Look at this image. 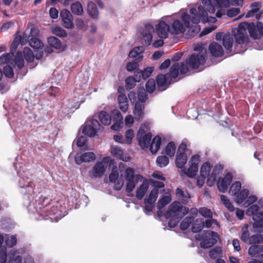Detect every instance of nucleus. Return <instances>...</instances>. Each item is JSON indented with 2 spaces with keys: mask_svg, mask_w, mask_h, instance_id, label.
Segmentation results:
<instances>
[{
  "mask_svg": "<svg viewBox=\"0 0 263 263\" xmlns=\"http://www.w3.org/2000/svg\"><path fill=\"white\" fill-rule=\"evenodd\" d=\"M96 155L92 152L78 153L74 156L76 164L80 165L83 162H89L95 160Z\"/></svg>",
  "mask_w": 263,
  "mask_h": 263,
  "instance_id": "19",
  "label": "nucleus"
},
{
  "mask_svg": "<svg viewBox=\"0 0 263 263\" xmlns=\"http://www.w3.org/2000/svg\"><path fill=\"white\" fill-rule=\"evenodd\" d=\"M222 249L220 247H216L213 249L209 252V255L211 258L218 259L221 255Z\"/></svg>",
  "mask_w": 263,
  "mask_h": 263,
  "instance_id": "48",
  "label": "nucleus"
},
{
  "mask_svg": "<svg viewBox=\"0 0 263 263\" xmlns=\"http://www.w3.org/2000/svg\"><path fill=\"white\" fill-rule=\"evenodd\" d=\"M259 10V3L255 2L251 5V9L247 13L246 17L248 18L252 16L254 13L258 12Z\"/></svg>",
  "mask_w": 263,
  "mask_h": 263,
  "instance_id": "51",
  "label": "nucleus"
},
{
  "mask_svg": "<svg viewBox=\"0 0 263 263\" xmlns=\"http://www.w3.org/2000/svg\"><path fill=\"white\" fill-rule=\"evenodd\" d=\"M203 229V225L201 221L198 223V220H196L193 224L192 227V231L194 233H197Z\"/></svg>",
  "mask_w": 263,
  "mask_h": 263,
  "instance_id": "59",
  "label": "nucleus"
},
{
  "mask_svg": "<svg viewBox=\"0 0 263 263\" xmlns=\"http://www.w3.org/2000/svg\"><path fill=\"white\" fill-rule=\"evenodd\" d=\"M71 12L75 15H81L83 12V9L82 4L79 2H77L71 4Z\"/></svg>",
  "mask_w": 263,
  "mask_h": 263,
  "instance_id": "39",
  "label": "nucleus"
},
{
  "mask_svg": "<svg viewBox=\"0 0 263 263\" xmlns=\"http://www.w3.org/2000/svg\"><path fill=\"white\" fill-rule=\"evenodd\" d=\"M158 195V190L157 189H153L144 199L145 203H150L154 204Z\"/></svg>",
  "mask_w": 263,
  "mask_h": 263,
  "instance_id": "38",
  "label": "nucleus"
},
{
  "mask_svg": "<svg viewBox=\"0 0 263 263\" xmlns=\"http://www.w3.org/2000/svg\"><path fill=\"white\" fill-rule=\"evenodd\" d=\"M21 192L24 194V204L27 206L29 213L37 220L50 219L57 222L67 214L65 206L59 202L51 203V199L43 195H35L34 185L29 182L25 186L20 180Z\"/></svg>",
  "mask_w": 263,
  "mask_h": 263,
  "instance_id": "2",
  "label": "nucleus"
},
{
  "mask_svg": "<svg viewBox=\"0 0 263 263\" xmlns=\"http://www.w3.org/2000/svg\"><path fill=\"white\" fill-rule=\"evenodd\" d=\"M187 212L188 209L182 206L179 202L174 201L170 205L168 209L163 214V216L166 219L170 218L180 219Z\"/></svg>",
  "mask_w": 263,
  "mask_h": 263,
  "instance_id": "7",
  "label": "nucleus"
},
{
  "mask_svg": "<svg viewBox=\"0 0 263 263\" xmlns=\"http://www.w3.org/2000/svg\"><path fill=\"white\" fill-rule=\"evenodd\" d=\"M152 135L149 130V127L147 124H144L140 127L137 139L140 146L142 148H147L149 146Z\"/></svg>",
  "mask_w": 263,
  "mask_h": 263,
  "instance_id": "9",
  "label": "nucleus"
},
{
  "mask_svg": "<svg viewBox=\"0 0 263 263\" xmlns=\"http://www.w3.org/2000/svg\"><path fill=\"white\" fill-rule=\"evenodd\" d=\"M202 224L203 225V228L205 227L207 228H211L213 224H215L217 227H219V223L215 219H213L212 218H209V219L206 220L205 221L202 222Z\"/></svg>",
  "mask_w": 263,
  "mask_h": 263,
  "instance_id": "55",
  "label": "nucleus"
},
{
  "mask_svg": "<svg viewBox=\"0 0 263 263\" xmlns=\"http://www.w3.org/2000/svg\"><path fill=\"white\" fill-rule=\"evenodd\" d=\"M243 0H201L202 5L198 6V11L195 8L190 10V15L186 10H181L177 13L168 15L171 29V34H183L186 28H189L193 33L198 32L200 28L198 23L201 20L203 23H215V17H209L208 12L214 13L216 8L227 7L230 5L239 6Z\"/></svg>",
  "mask_w": 263,
  "mask_h": 263,
  "instance_id": "1",
  "label": "nucleus"
},
{
  "mask_svg": "<svg viewBox=\"0 0 263 263\" xmlns=\"http://www.w3.org/2000/svg\"><path fill=\"white\" fill-rule=\"evenodd\" d=\"M109 179L110 182L114 183V188L117 191L120 190L124 184L123 179L119 178V172L117 166L112 168Z\"/></svg>",
  "mask_w": 263,
  "mask_h": 263,
  "instance_id": "16",
  "label": "nucleus"
},
{
  "mask_svg": "<svg viewBox=\"0 0 263 263\" xmlns=\"http://www.w3.org/2000/svg\"><path fill=\"white\" fill-rule=\"evenodd\" d=\"M199 158L200 157L198 155H195L192 157L190 161V167L185 173L189 177L192 178L196 176L198 170Z\"/></svg>",
  "mask_w": 263,
  "mask_h": 263,
  "instance_id": "18",
  "label": "nucleus"
},
{
  "mask_svg": "<svg viewBox=\"0 0 263 263\" xmlns=\"http://www.w3.org/2000/svg\"><path fill=\"white\" fill-rule=\"evenodd\" d=\"M12 54L10 53L3 54L0 57V64L8 63L14 67L17 66L18 69L22 68L24 65V61L22 52L17 51L14 59L12 58Z\"/></svg>",
  "mask_w": 263,
  "mask_h": 263,
  "instance_id": "10",
  "label": "nucleus"
},
{
  "mask_svg": "<svg viewBox=\"0 0 263 263\" xmlns=\"http://www.w3.org/2000/svg\"><path fill=\"white\" fill-rule=\"evenodd\" d=\"M87 12L89 15L93 18H97L99 14L97 5L92 2L88 3Z\"/></svg>",
  "mask_w": 263,
  "mask_h": 263,
  "instance_id": "34",
  "label": "nucleus"
},
{
  "mask_svg": "<svg viewBox=\"0 0 263 263\" xmlns=\"http://www.w3.org/2000/svg\"><path fill=\"white\" fill-rule=\"evenodd\" d=\"M223 169L221 164H217L210 173L211 165L208 162L204 163L200 168V174L207 177V184L209 186H212L216 181L217 175H218Z\"/></svg>",
  "mask_w": 263,
  "mask_h": 263,
  "instance_id": "5",
  "label": "nucleus"
},
{
  "mask_svg": "<svg viewBox=\"0 0 263 263\" xmlns=\"http://www.w3.org/2000/svg\"><path fill=\"white\" fill-rule=\"evenodd\" d=\"M144 50L143 46H138L132 50L128 54L130 58L134 59L137 62L140 61L143 59L142 53Z\"/></svg>",
  "mask_w": 263,
  "mask_h": 263,
  "instance_id": "25",
  "label": "nucleus"
},
{
  "mask_svg": "<svg viewBox=\"0 0 263 263\" xmlns=\"http://www.w3.org/2000/svg\"><path fill=\"white\" fill-rule=\"evenodd\" d=\"M168 162L169 159L168 157L165 156L158 157L156 160L157 164L161 167L166 166L168 164Z\"/></svg>",
  "mask_w": 263,
  "mask_h": 263,
  "instance_id": "50",
  "label": "nucleus"
},
{
  "mask_svg": "<svg viewBox=\"0 0 263 263\" xmlns=\"http://www.w3.org/2000/svg\"><path fill=\"white\" fill-rule=\"evenodd\" d=\"M49 45L57 49L62 48V43L60 40L54 36H50L47 39Z\"/></svg>",
  "mask_w": 263,
  "mask_h": 263,
  "instance_id": "42",
  "label": "nucleus"
},
{
  "mask_svg": "<svg viewBox=\"0 0 263 263\" xmlns=\"http://www.w3.org/2000/svg\"><path fill=\"white\" fill-rule=\"evenodd\" d=\"M248 29L250 36L253 39H259L263 35V26L261 24L255 26L254 24H248Z\"/></svg>",
  "mask_w": 263,
  "mask_h": 263,
  "instance_id": "21",
  "label": "nucleus"
},
{
  "mask_svg": "<svg viewBox=\"0 0 263 263\" xmlns=\"http://www.w3.org/2000/svg\"><path fill=\"white\" fill-rule=\"evenodd\" d=\"M60 16L62 18L63 25L65 28L71 29L73 27V23L72 20V16L68 10H62Z\"/></svg>",
  "mask_w": 263,
  "mask_h": 263,
  "instance_id": "23",
  "label": "nucleus"
},
{
  "mask_svg": "<svg viewBox=\"0 0 263 263\" xmlns=\"http://www.w3.org/2000/svg\"><path fill=\"white\" fill-rule=\"evenodd\" d=\"M29 44L34 49H42L43 44L41 40L37 37H31L29 40Z\"/></svg>",
  "mask_w": 263,
  "mask_h": 263,
  "instance_id": "41",
  "label": "nucleus"
},
{
  "mask_svg": "<svg viewBox=\"0 0 263 263\" xmlns=\"http://www.w3.org/2000/svg\"><path fill=\"white\" fill-rule=\"evenodd\" d=\"M193 221V219L192 217H186L180 224V229L182 230H186L190 224Z\"/></svg>",
  "mask_w": 263,
  "mask_h": 263,
  "instance_id": "52",
  "label": "nucleus"
},
{
  "mask_svg": "<svg viewBox=\"0 0 263 263\" xmlns=\"http://www.w3.org/2000/svg\"><path fill=\"white\" fill-rule=\"evenodd\" d=\"M156 32L161 39H166L171 34L168 15L162 17L155 27Z\"/></svg>",
  "mask_w": 263,
  "mask_h": 263,
  "instance_id": "11",
  "label": "nucleus"
},
{
  "mask_svg": "<svg viewBox=\"0 0 263 263\" xmlns=\"http://www.w3.org/2000/svg\"><path fill=\"white\" fill-rule=\"evenodd\" d=\"M52 33L61 37H64L67 36L66 32L60 27H55L52 29Z\"/></svg>",
  "mask_w": 263,
  "mask_h": 263,
  "instance_id": "53",
  "label": "nucleus"
},
{
  "mask_svg": "<svg viewBox=\"0 0 263 263\" xmlns=\"http://www.w3.org/2000/svg\"><path fill=\"white\" fill-rule=\"evenodd\" d=\"M209 50L211 54L215 57H220L223 54L222 46L217 43H212L209 46Z\"/></svg>",
  "mask_w": 263,
  "mask_h": 263,
  "instance_id": "26",
  "label": "nucleus"
},
{
  "mask_svg": "<svg viewBox=\"0 0 263 263\" xmlns=\"http://www.w3.org/2000/svg\"><path fill=\"white\" fill-rule=\"evenodd\" d=\"M233 176L231 173H228L223 177H220L217 182V186L219 191L222 193H225L228 186L232 182Z\"/></svg>",
  "mask_w": 263,
  "mask_h": 263,
  "instance_id": "17",
  "label": "nucleus"
},
{
  "mask_svg": "<svg viewBox=\"0 0 263 263\" xmlns=\"http://www.w3.org/2000/svg\"><path fill=\"white\" fill-rule=\"evenodd\" d=\"M220 199L222 203L229 211L231 212L234 211L235 208L234 206L230 202V200L225 195H221L220 196Z\"/></svg>",
  "mask_w": 263,
  "mask_h": 263,
  "instance_id": "47",
  "label": "nucleus"
},
{
  "mask_svg": "<svg viewBox=\"0 0 263 263\" xmlns=\"http://www.w3.org/2000/svg\"><path fill=\"white\" fill-rule=\"evenodd\" d=\"M134 136V131L131 129H128L125 133L126 143L130 144Z\"/></svg>",
  "mask_w": 263,
  "mask_h": 263,
  "instance_id": "63",
  "label": "nucleus"
},
{
  "mask_svg": "<svg viewBox=\"0 0 263 263\" xmlns=\"http://www.w3.org/2000/svg\"><path fill=\"white\" fill-rule=\"evenodd\" d=\"M124 175L125 180L142 178V176L141 175H135L134 170L131 167H127L125 169Z\"/></svg>",
  "mask_w": 263,
  "mask_h": 263,
  "instance_id": "33",
  "label": "nucleus"
},
{
  "mask_svg": "<svg viewBox=\"0 0 263 263\" xmlns=\"http://www.w3.org/2000/svg\"><path fill=\"white\" fill-rule=\"evenodd\" d=\"M17 242V239L15 236H11L8 237L6 240V243L9 247L14 246Z\"/></svg>",
  "mask_w": 263,
  "mask_h": 263,
  "instance_id": "62",
  "label": "nucleus"
},
{
  "mask_svg": "<svg viewBox=\"0 0 263 263\" xmlns=\"http://www.w3.org/2000/svg\"><path fill=\"white\" fill-rule=\"evenodd\" d=\"M263 252V247L258 245H252L249 249V254L254 260L257 256Z\"/></svg>",
  "mask_w": 263,
  "mask_h": 263,
  "instance_id": "29",
  "label": "nucleus"
},
{
  "mask_svg": "<svg viewBox=\"0 0 263 263\" xmlns=\"http://www.w3.org/2000/svg\"><path fill=\"white\" fill-rule=\"evenodd\" d=\"M154 71L153 67H147L142 71V77L143 79H146L149 77Z\"/></svg>",
  "mask_w": 263,
  "mask_h": 263,
  "instance_id": "61",
  "label": "nucleus"
},
{
  "mask_svg": "<svg viewBox=\"0 0 263 263\" xmlns=\"http://www.w3.org/2000/svg\"><path fill=\"white\" fill-rule=\"evenodd\" d=\"M161 139L157 136L154 138L150 146V151L152 154H156L160 149Z\"/></svg>",
  "mask_w": 263,
  "mask_h": 263,
  "instance_id": "32",
  "label": "nucleus"
},
{
  "mask_svg": "<svg viewBox=\"0 0 263 263\" xmlns=\"http://www.w3.org/2000/svg\"><path fill=\"white\" fill-rule=\"evenodd\" d=\"M219 238L218 234L210 230L204 231L201 234L197 237V239L201 240L200 246L204 249L211 248L214 245Z\"/></svg>",
  "mask_w": 263,
  "mask_h": 263,
  "instance_id": "8",
  "label": "nucleus"
},
{
  "mask_svg": "<svg viewBox=\"0 0 263 263\" xmlns=\"http://www.w3.org/2000/svg\"><path fill=\"white\" fill-rule=\"evenodd\" d=\"M259 208L257 204H253L250 206L246 211V214L248 216L253 215V219L254 222L253 224L254 229L258 230L259 228H263V212H261L257 214L255 213L258 212Z\"/></svg>",
  "mask_w": 263,
  "mask_h": 263,
  "instance_id": "12",
  "label": "nucleus"
},
{
  "mask_svg": "<svg viewBox=\"0 0 263 263\" xmlns=\"http://www.w3.org/2000/svg\"><path fill=\"white\" fill-rule=\"evenodd\" d=\"M4 74L8 78H12L14 76V72L12 68L8 65L5 66L3 68Z\"/></svg>",
  "mask_w": 263,
  "mask_h": 263,
  "instance_id": "60",
  "label": "nucleus"
},
{
  "mask_svg": "<svg viewBox=\"0 0 263 263\" xmlns=\"http://www.w3.org/2000/svg\"><path fill=\"white\" fill-rule=\"evenodd\" d=\"M198 212L199 213L204 217L208 218H211L213 217V213L211 210L206 207L199 208Z\"/></svg>",
  "mask_w": 263,
  "mask_h": 263,
  "instance_id": "49",
  "label": "nucleus"
},
{
  "mask_svg": "<svg viewBox=\"0 0 263 263\" xmlns=\"http://www.w3.org/2000/svg\"><path fill=\"white\" fill-rule=\"evenodd\" d=\"M247 197L248 198L245 202V206H249L257 200V197L255 195H250V196H248Z\"/></svg>",
  "mask_w": 263,
  "mask_h": 263,
  "instance_id": "64",
  "label": "nucleus"
},
{
  "mask_svg": "<svg viewBox=\"0 0 263 263\" xmlns=\"http://www.w3.org/2000/svg\"><path fill=\"white\" fill-rule=\"evenodd\" d=\"M133 114L135 120H139L144 115V106L139 103L135 105Z\"/></svg>",
  "mask_w": 263,
  "mask_h": 263,
  "instance_id": "31",
  "label": "nucleus"
},
{
  "mask_svg": "<svg viewBox=\"0 0 263 263\" xmlns=\"http://www.w3.org/2000/svg\"><path fill=\"white\" fill-rule=\"evenodd\" d=\"M248 225H245L242 228V234L241 236V239L242 241L244 242H247L248 240L249 241V232L248 230Z\"/></svg>",
  "mask_w": 263,
  "mask_h": 263,
  "instance_id": "54",
  "label": "nucleus"
},
{
  "mask_svg": "<svg viewBox=\"0 0 263 263\" xmlns=\"http://www.w3.org/2000/svg\"><path fill=\"white\" fill-rule=\"evenodd\" d=\"M113 121L123 122V117L121 112L117 109H114L111 111Z\"/></svg>",
  "mask_w": 263,
  "mask_h": 263,
  "instance_id": "57",
  "label": "nucleus"
},
{
  "mask_svg": "<svg viewBox=\"0 0 263 263\" xmlns=\"http://www.w3.org/2000/svg\"><path fill=\"white\" fill-rule=\"evenodd\" d=\"M138 98L139 101L145 102L147 99L146 91L144 88H139L138 91Z\"/></svg>",
  "mask_w": 263,
  "mask_h": 263,
  "instance_id": "58",
  "label": "nucleus"
},
{
  "mask_svg": "<svg viewBox=\"0 0 263 263\" xmlns=\"http://www.w3.org/2000/svg\"><path fill=\"white\" fill-rule=\"evenodd\" d=\"M105 170L106 166L103 162H98L89 172V176L91 178H100L104 175Z\"/></svg>",
  "mask_w": 263,
  "mask_h": 263,
  "instance_id": "20",
  "label": "nucleus"
},
{
  "mask_svg": "<svg viewBox=\"0 0 263 263\" xmlns=\"http://www.w3.org/2000/svg\"><path fill=\"white\" fill-rule=\"evenodd\" d=\"M154 31L153 26L149 24H145L144 28L140 31L142 35V41L145 45H151L153 39L152 33Z\"/></svg>",
  "mask_w": 263,
  "mask_h": 263,
  "instance_id": "15",
  "label": "nucleus"
},
{
  "mask_svg": "<svg viewBox=\"0 0 263 263\" xmlns=\"http://www.w3.org/2000/svg\"><path fill=\"white\" fill-rule=\"evenodd\" d=\"M85 92L83 89H80L79 92H76L73 100L65 98L62 102L60 112L63 113L62 116L73 112L74 109L78 108L80 104L84 101L83 95Z\"/></svg>",
  "mask_w": 263,
  "mask_h": 263,
  "instance_id": "4",
  "label": "nucleus"
},
{
  "mask_svg": "<svg viewBox=\"0 0 263 263\" xmlns=\"http://www.w3.org/2000/svg\"><path fill=\"white\" fill-rule=\"evenodd\" d=\"M101 125L96 119H89L86 122L83 128V133L89 137H94L100 129Z\"/></svg>",
  "mask_w": 263,
  "mask_h": 263,
  "instance_id": "13",
  "label": "nucleus"
},
{
  "mask_svg": "<svg viewBox=\"0 0 263 263\" xmlns=\"http://www.w3.org/2000/svg\"><path fill=\"white\" fill-rule=\"evenodd\" d=\"M118 101L120 110L123 112H126L128 109V102L126 95L123 93L120 94Z\"/></svg>",
  "mask_w": 263,
  "mask_h": 263,
  "instance_id": "28",
  "label": "nucleus"
},
{
  "mask_svg": "<svg viewBox=\"0 0 263 263\" xmlns=\"http://www.w3.org/2000/svg\"><path fill=\"white\" fill-rule=\"evenodd\" d=\"M176 145L173 142H169L165 148V153L170 157L174 156L176 152Z\"/></svg>",
  "mask_w": 263,
  "mask_h": 263,
  "instance_id": "43",
  "label": "nucleus"
},
{
  "mask_svg": "<svg viewBox=\"0 0 263 263\" xmlns=\"http://www.w3.org/2000/svg\"><path fill=\"white\" fill-rule=\"evenodd\" d=\"M169 74H160L157 77V83L158 87L161 91L165 90L168 84Z\"/></svg>",
  "mask_w": 263,
  "mask_h": 263,
  "instance_id": "24",
  "label": "nucleus"
},
{
  "mask_svg": "<svg viewBox=\"0 0 263 263\" xmlns=\"http://www.w3.org/2000/svg\"><path fill=\"white\" fill-rule=\"evenodd\" d=\"M110 153L114 157L124 162H128L131 160V158L127 154L124 153L121 148L117 146L111 147Z\"/></svg>",
  "mask_w": 263,
  "mask_h": 263,
  "instance_id": "22",
  "label": "nucleus"
},
{
  "mask_svg": "<svg viewBox=\"0 0 263 263\" xmlns=\"http://www.w3.org/2000/svg\"><path fill=\"white\" fill-rule=\"evenodd\" d=\"M148 188V184L144 182L137 189L136 197L138 199H142L144 197L145 193Z\"/></svg>",
  "mask_w": 263,
  "mask_h": 263,
  "instance_id": "36",
  "label": "nucleus"
},
{
  "mask_svg": "<svg viewBox=\"0 0 263 263\" xmlns=\"http://www.w3.org/2000/svg\"><path fill=\"white\" fill-rule=\"evenodd\" d=\"M229 194L234 201L239 204L247 198L249 194V191L247 189H242L240 182L235 181L230 186Z\"/></svg>",
  "mask_w": 263,
  "mask_h": 263,
  "instance_id": "6",
  "label": "nucleus"
},
{
  "mask_svg": "<svg viewBox=\"0 0 263 263\" xmlns=\"http://www.w3.org/2000/svg\"><path fill=\"white\" fill-rule=\"evenodd\" d=\"M186 161L187 157L184 153L177 154L176 159V164L178 167H183L185 164L186 163Z\"/></svg>",
  "mask_w": 263,
  "mask_h": 263,
  "instance_id": "37",
  "label": "nucleus"
},
{
  "mask_svg": "<svg viewBox=\"0 0 263 263\" xmlns=\"http://www.w3.org/2000/svg\"><path fill=\"white\" fill-rule=\"evenodd\" d=\"M140 179H133L129 180H125L126 181V190L128 193H131L138 182V180Z\"/></svg>",
  "mask_w": 263,
  "mask_h": 263,
  "instance_id": "44",
  "label": "nucleus"
},
{
  "mask_svg": "<svg viewBox=\"0 0 263 263\" xmlns=\"http://www.w3.org/2000/svg\"><path fill=\"white\" fill-rule=\"evenodd\" d=\"M176 194L178 198L182 201H187L191 198L190 193L186 190L178 187L176 191Z\"/></svg>",
  "mask_w": 263,
  "mask_h": 263,
  "instance_id": "35",
  "label": "nucleus"
},
{
  "mask_svg": "<svg viewBox=\"0 0 263 263\" xmlns=\"http://www.w3.org/2000/svg\"><path fill=\"white\" fill-rule=\"evenodd\" d=\"M24 58L28 62H31L34 59V55L31 50L28 47H25L23 50Z\"/></svg>",
  "mask_w": 263,
  "mask_h": 263,
  "instance_id": "46",
  "label": "nucleus"
},
{
  "mask_svg": "<svg viewBox=\"0 0 263 263\" xmlns=\"http://www.w3.org/2000/svg\"><path fill=\"white\" fill-rule=\"evenodd\" d=\"M172 200L171 196L167 195L161 197L158 201L157 207L158 209V215L159 216H163V212L161 210Z\"/></svg>",
  "mask_w": 263,
  "mask_h": 263,
  "instance_id": "27",
  "label": "nucleus"
},
{
  "mask_svg": "<svg viewBox=\"0 0 263 263\" xmlns=\"http://www.w3.org/2000/svg\"><path fill=\"white\" fill-rule=\"evenodd\" d=\"M194 51H198L197 54L193 53L189 57L188 61L181 64H173L170 68V74L173 78H176L179 73L185 74L189 70V67L192 69H197L200 65H203L205 61L206 49L201 45H196Z\"/></svg>",
  "mask_w": 263,
  "mask_h": 263,
  "instance_id": "3",
  "label": "nucleus"
},
{
  "mask_svg": "<svg viewBox=\"0 0 263 263\" xmlns=\"http://www.w3.org/2000/svg\"><path fill=\"white\" fill-rule=\"evenodd\" d=\"M156 84L154 79H151L148 80L146 84V91L149 93H152L155 89Z\"/></svg>",
  "mask_w": 263,
  "mask_h": 263,
  "instance_id": "56",
  "label": "nucleus"
},
{
  "mask_svg": "<svg viewBox=\"0 0 263 263\" xmlns=\"http://www.w3.org/2000/svg\"><path fill=\"white\" fill-rule=\"evenodd\" d=\"M98 117L101 122L105 125H108L111 122V118L110 115L106 111H101L99 113Z\"/></svg>",
  "mask_w": 263,
  "mask_h": 263,
  "instance_id": "40",
  "label": "nucleus"
},
{
  "mask_svg": "<svg viewBox=\"0 0 263 263\" xmlns=\"http://www.w3.org/2000/svg\"><path fill=\"white\" fill-rule=\"evenodd\" d=\"M263 242V235L256 234L250 237L249 243L250 244L256 245Z\"/></svg>",
  "mask_w": 263,
  "mask_h": 263,
  "instance_id": "45",
  "label": "nucleus"
},
{
  "mask_svg": "<svg viewBox=\"0 0 263 263\" xmlns=\"http://www.w3.org/2000/svg\"><path fill=\"white\" fill-rule=\"evenodd\" d=\"M248 23H240L238 27L237 32L234 35L236 43L238 44H243L247 42L248 36L246 30L248 29Z\"/></svg>",
  "mask_w": 263,
  "mask_h": 263,
  "instance_id": "14",
  "label": "nucleus"
},
{
  "mask_svg": "<svg viewBox=\"0 0 263 263\" xmlns=\"http://www.w3.org/2000/svg\"><path fill=\"white\" fill-rule=\"evenodd\" d=\"M233 39L230 34L224 35L223 37V45L227 53L232 51Z\"/></svg>",
  "mask_w": 263,
  "mask_h": 263,
  "instance_id": "30",
  "label": "nucleus"
}]
</instances>
